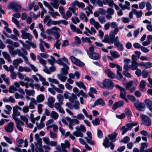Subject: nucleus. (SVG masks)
Wrapping results in <instances>:
<instances>
[{
	"label": "nucleus",
	"mask_w": 152,
	"mask_h": 152,
	"mask_svg": "<svg viewBox=\"0 0 152 152\" xmlns=\"http://www.w3.org/2000/svg\"><path fill=\"white\" fill-rule=\"evenodd\" d=\"M14 127V123L12 122H11L8 123L4 127V129L7 132L12 133L13 131Z\"/></svg>",
	"instance_id": "obj_12"
},
{
	"label": "nucleus",
	"mask_w": 152,
	"mask_h": 152,
	"mask_svg": "<svg viewBox=\"0 0 152 152\" xmlns=\"http://www.w3.org/2000/svg\"><path fill=\"white\" fill-rule=\"evenodd\" d=\"M76 84L79 87L82 88L85 90H86V87L83 82L81 81L77 82H76Z\"/></svg>",
	"instance_id": "obj_44"
},
{
	"label": "nucleus",
	"mask_w": 152,
	"mask_h": 152,
	"mask_svg": "<svg viewBox=\"0 0 152 152\" xmlns=\"http://www.w3.org/2000/svg\"><path fill=\"white\" fill-rule=\"evenodd\" d=\"M63 67L61 68L62 74L64 75H66L68 74V71L69 70V67L66 65H64Z\"/></svg>",
	"instance_id": "obj_33"
},
{
	"label": "nucleus",
	"mask_w": 152,
	"mask_h": 152,
	"mask_svg": "<svg viewBox=\"0 0 152 152\" xmlns=\"http://www.w3.org/2000/svg\"><path fill=\"white\" fill-rule=\"evenodd\" d=\"M2 55L4 58L7 60L9 63H11L12 61L11 57L10 54L7 52H3Z\"/></svg>",
	"instance_id": "obj_28"
},
{
	"label": "nucleus",
	"mask_w": 152,
	"mask_h": 152,
	"mask_svg": "<svg viewBox=\"0 0 152 152\" xmlns=\"http://www.w3.org/2000/svg\"><path fill=\"white\" fill-rule=\"evenodd\" d=\"M90 24L93 26H94V28L93 27H91L90 28L91 32H92V34L93 33L96 34V31L95 28L98 30L99 28H102V26L99 23L95 20V19L93 18H91L89 20Z\"/></svg>",
	"instance_id": "obj_2"
},
{
	"label": "nucleus",
	"mask_w": 152,
	"mask_h": 152,
	"mask_svg": "<svg viewBox=\"0 0 152 152\" xmlns=\"http://www.w3.org/2000/svg\"><path fill=\"white\" fill-rule=\"evenodd\" d=\"M13 113L12 114V117L15 121L19 120L18 117L20 115V113L18 111L13 108Z\"/></svg>",
	"instance_id": "obj_20"
},
{
	"label": "nucleus",
	"mask_w": 152,
	"mask_h": 152,
	"mask_svg": "<svg viewBox=\"0 0 152 152\" xmlns=\"http://www.w3.org/2000/svg\"><path fill=\"white\" fill-rule=\"evenodd\" d=\"M50 57L51 59H48V61L51 65L53 66L54 64L56 63V60L55 58L53 56H51Z\"/></svg>",
	"instance_id": "obj_58"
},
{
	"label": "nucleus",
	"mask_w": 152,
	"mask_h": 152,
	"mask_svg": "<svg viewBox=\"0 0 152 152\" xmlns=\"http://www.w3.org/2000/svg\"><path fill=\"white\" fill-rule=\"evenodd\" d=\"M145 5L146 9L148 11H150L152 9V7L151 4L149 1L146 2Z\"/></svg>",
	"instance_id": "obj_64"
},
{
	"label": "nucleus",
	"mask_w": 152,
	"mask_h": 152,
	"mask_svg": "<svg viewBox=\"0 0 152 152\" xmlns=\"http://www.w3.org/2000/svg\"><path fill=\"white\" fill-rule=\"evenodd\" d=\"M22 111L24 113H27L29 111V108L28 106H24L22 109Z\"/></svg>",
	"instance_id": "obj_60"
},
{
	"label": "nucleus",
	"mask_w": 152,
	"mask_h": 152,
	"mask_svg": "<svg viewBox=\"0 0 152 152\" xmlns=\"http://www.w3.org/2000/svg\"><path fill=\"white\" fill-rule=\"evenodd\" d=\"M15 122L17 129L20 132H22L23 128L22 127L25 125L24 122L19 120L15 121Z\"/></svg>",
	"instance_id": "obj_16"
},
{
	"label": "nucleus",
	"mask_w": 152,
	"mask_h": 152,
	"mask_svg": "<svg viewBox=\"0 0 152 152\" xmlns=\"http://www.w3.org/2000/svg\"><path fill=\"white\" fill-rule=\"evenodd\" d=\"M22 33L21 37L24 39H27L31 41L33 39L32 35L29 33L27 32L24 30H22L21 31Z\"/></svg>",
	"instance_id": "obj_8"
},
{
	"label": "nucleus",
	"mask_w": 152,
	"mask_h": 152,
	"mask_svg": "<svg viewBox=\"0 0 152 152\" xmlns=\"http://www.w3.org/2000/svg\"><path fill=\"white\" fill-rule=\"evenodd\" d=\"M12 21L17 26L18 28H20V23L18 20L15 18L12 17Z\"/></svg>",
	"instance_id": "obj_62"
},
{
	"label": "nucleus",
	"mask_w": 152,
	"mask_h": 152,
	"mask_svg": "<svg viewBox=\"0 0 152 152\" xmlns=\"http://www.w3.org/2000/svg\"><path fill=\"white\" fill-rule=\"evenodd\" d=\"M87 52L88 56L94 60L99 59L100 56L98 53H91L89 52L88 50H87Z\"/></svg>",
	"instance_id": "obj_15"
},
{
	"label": "nucleus",
	"mask_w": 152,
	"mask_h": 152,
	"mask_svg": "<svg viewBox=\"0 0 152 152\" xmlns=\"http://www.w3.org/2000/svg\"><path fill=\"white\" fill-rule=\"evenodd\" d=\"M79 17L80 20H83L84 19V21L86 22H87L88 21V18L86 16L85 14L81 12L80 14Z\"/></svg>",
	"instance_id": "obj_43"
},
{
	"label": "nucleus",
	"mask_w": 152,
	"mask_h": 152,
	"mask_svg": "<svg viewBox=\"0 0 152 152\" xmlns=\"http://www.w3.org/2000/svg\"><path fill=\"white\" fill-rule=\"evenodd\" d=\"M110 25L111 27L114 28L113 31H111L109 35H115L117 34L119 31V28L117 23L115 22H112L110 23Z\"/></svg>",
	"instance_id": "obj_5"
},
{
	"label": "nucleus",
	"mask_w": 152,
	"mask_h": 152,
	"mask_svg": "<svg viewBox=\"0 0 152 152\" xmlns=\"http://www.w3.org/2000/svg\"><path fill=\"white\" fill-rule=\"evenodd\" d=\"M110 141L108 138L107 137H105V139L104 140L103 144V145L106 148H108L110 147Z\"/></svg>",
	"instance_id": "obj_42"
},
{
	"label": "nucleus",
	"mask_w": 152,
	"mask_h": 152,
	"mask_svg": "<svg viewBox=\"0 0 152 152\" xmlns=\"http://www.w3.org/2000/svg\"><path fill=\"white\" fill-rule=\"evenodd\" d=\"M115 86L120 91V96L121 98L126 96V91L124 88L118 85H115Z\"/></svg>",
	"instance_id": "obj_13"
},
{
	"label": "nucleus",
	"mask_w": 152,
	"mask_h": 152,
	"mask_svg": "<svg viewBox=\"0 0 152 152\" xmlns=\"http://www.w3.org/2000/svg\"><path fill=\"white\" fill-rule=\"evenodd\" d=\"M70 27L72 31L76 32L78 34H81L82 33V32L80 31L79 28H77L76 26L73 24H70Z\"/></svg>",
	"instance_id": "obj_30"
},
{
	"label": "nucleus",
	"mask_w": 152,
	"mask_h": 152,
	"mask_svg": "<svg viewBox=\"0 0 152 152\" xmlns=\"http://www.w3.org/2000/svg\"><path fill=\"white\" fill-rule=\"evenodd\" d=\"M3 138L9 144H11L12 143V141L10 137H8L6 136H4Z\"/></svg>",
	"instance_id": "obj_63"
},
{
	"label": "nucleus",
	"mask_w": 152,
	"mask_h": 152,
	"mask_svg": "<svg viewBox=\"0 0 152 152\" xmlns=\"http://www.w3.org/2000/svg\"><path fill=\"white\" fill-rule=\"evenodd\" d=\"M144 102L147 107L152 112V101L149 99H146L145 100Z\"/></svg>",
	"instance_id": "obj_26"
},
{
	"label": "nucleus",
	"mask_w": 152,
	"mask_h": 152,
	"mask_svg": "<svg viewBox=\"0 0 152 152\" xmlns=\"http://www.w3.org/2000/svg\"><path fill=\"white\" fill-rule=\"evenodd\" d=\"M20 118L23 122H25L26 124L28 123V118L25 115H20Z\"/></svg>",
	"instance_id": "obj_55"
},
{
	"label": "nucleus",
	"mask_w": 152,
	"mask_h": 152,
	"mask_svg": "<svg viewBox=\"0 0 152 152\" xmlns=\"http://www.w3.org/2000/svg\"><path fill=\"white\" fill-rule=\"evenodd\" d=\"M37 58L40 64L44 66L46 65V63L45 60L42 59L41 57L39 56H37Z\"/></svg>",
	"instance_id": "obj_51"
},
{
	"label": "nucleus",
	"mask_w": 152,
	"mask_h": 152,
	"mask_svg": "<svg viewBox=\"0 0 152 152\" xmlns=\"http://www.w3.org/2000/svg\"><path fill=\"white\" fill-rule=\"evenodd\" d=\"M70 59L72 61L74 64L80 66L82 67L84 66L85 65L84 63L80 61L79 59L76 58L74 56H71Z\"/></svg>",
	"instance_id": "obj_10"
},
{
	"label": "nucleus",
	"mask_w": 152,
	"mask_h": 152,
	"mask_svg": "<svg viewBox=\"0 0 152 152\" xmlns=\"http://www.w3.org/2000/svg\"><path fill=\"white\" fill-rule=\"evenodd\" d=\"M1 77L7 84L8 85H10V82L9 80V78L7 77L5 75L2 74L1 75Z\"/></svg>",
	"instance_id": "obj_45"
},
{
	"label": "nucleus",
	"mask_w": 152,
	"mask_h": 152,
	"mask_svg": "<svg viewBox=\"0 0 152 152\" xmlns=\"http://www.w3.org/2000/svg\"><path fill=\"white\" fill-rule=\"evenodd\" d=\"M72 6L75 7L77 6L79 8H83L85 7L84 4L83 2H80L77 0H75L71 4Z\"/></svg>",
	"instance_id": "obj_19"
},
{
	"label": "nucleus",
	"mask_w": 152,
	"mask_h": 152,
	"mask_svg": "<svg viewBox=\"0 0 152 152\" xmlns=\"http://www.w3.org/2000/svg\"><path fill=\"white\" fill-rule=\"evenodd\" d=\"M25 91L26 95H29V96L34 95L35 94V91L34 90H28L27 89H25Z\"/></svg>",
	"instance_id": "obj_41"
},
{
	"label": "nucleus",
	"mask_w": 152,
	"mask_h": 152,
	"mask_svg": "<svg viewBox=\"0 0 152 152\" xmlns=\"http://www.w3.org/2000/svg\"><path fill=\"white\" fill-rule=\"evenodd\" d=\"M63 104V102H56L54 104V107L57 110H58L60 113L64 114L65 113V112L64 109L61 107Z\"/></svg>",
	"instance_id": "obj_11"
},
{
	"label": "nucleus",
	"mask_w": 152,
	"mask_h": 152,
	"mask_svg": "<svg viewBox=\"0 0 152 152\" xmlns=\"http://www.w3.org/2000/svg\"><path fill=\"white\" fill-rule=\"evenodd\" d=\"M142 123L147 126H149L151 125V120L150 118L147 116L141 115H140Z\"/></svg>",
	"instance_id": "obj_6"
},
{
	"label": "nucleus",
	"mask_w": 152,
	"mask_h": 152,
	"mask_svg": "<svg viewBox=\"0 0 152 152\" xmlns=\"http://www.w3.org/2000/svg\"><path fill=\"white\" fill-rule=\"evenodd\" d=\"M36 124L37 128L38 129H41L45 126V124L43 122H42L40 121L39 123L38 122H36Z\"/></svg>",
	"instance_id": "obj_59"
},
{
	"label": "nucleus",
	"mask_w": 152,
	"mask_h": 152,
	"mask_svg": "<svg viewBox=\"0 0 152 152\" xmlns=\"http://www.w3.org/2000/svg\"><path fill=\"white\" fill-rule=\"evenodd\" d=\"M50 117L54 120H56L59 117L58 113L54 111H52L51 113Z\"/></svg>",
	"instance_id": "obj_38"
},
{
	"label": "nucleus",
	"mask_w": 152,
	"mask_h": 152,
	"mask_svg": "<svg viewBox=\"0 0 152 152\" xmlns=\"http://www.w3.org/2000/svg\"><path fill=\"white\" fill-rule=\"evenodd\" d=\"M86 134L88 137H86L84 139L86 140V142L89 144L93 145H94V142L92 140V136L91 133L89 131H88L86 133Z\"/></svg>",
	"instance_id": "obj_14"
},
{
	"label": "nucleus",
	"mask_w": 152,
	"mask_h": 152,
	"mask_svg": "<svg viewBox=\"0 0 152 152\" xmlns=\"http://www.w3.org/2000/svg\"><path fill=\"white\" fill-rule=\"evenodd\" d=\"M115 12L114 10L111 8H108L106 10L107 14L113 15Z\"/></svg>",
	"instance_id": "obj_61"
},
{
	"label": "nucleus",
	"mask_w": 152,
	"mask_h": 152,
	"mask_svg": "<svg viewBox=\"0 0 152 152\" xmlns=\"http://www.w3.org/2000/svg\"><path fill=\"white\" fill-rule=\"evenodd\" d=\"M145 108V106L143 103H139V106L138 107L137 110L140 111H143Z\"/></svg>",
	"instance_id": "obj_48"
},
{
	"label": "nucleus",
	"mask_w": 152,
	"mask_h": 152,
	"mask_svg": "<svg viewBox=\"0 0 152 152\" xmlns=\"http://www.w3.org/2000/svg\"><path fill=\"white\" fill-rule=\"evenodd\" d=\"M110 37L107 34L105 35L104 39L102 40V42L108 43L110 44H113L114 43L115 40V35H110Z\"/></svg>",
	"instance_id": "obj_4"
},
{
	"label": "nucleus",
	"mask_w": 152,
	"mask_h": 152,
	"mask_svg": "<svg viewBox=\"0 0 152 152\" xmlns=\"http://www.w3.org/2000/svg\"><path fill=\"white\" fill-rule=\"evenodd\" d=\"M18 91L17 89L15 87L12 86H10L9 89V91L10 93H13L15 91Z\"/></svg>",
	"instance_id": "obj_57"
},
{
	"label": "nucleus",
	"mask_w": 152,
	"mask_h": 152,
	"mask_svg": "<svg viewBox=\"0 0 152 152\" xmlns=\"http://www.w3.org/2000/svg\"><path fill=\"white\" fill-rule=\"evenodd\" d=\"M37 103H41L43 102L45 99V96L43 94H41L37 95L36 97Z\"/></svg>",
	"instance_id": "obj_31"
},
{
	"label": "nucleus",
	"mask_w": 152,
	"mask_h": 152,
	"mask_svg": "<svg viewBox=\"0 0 152 152\" xmlns=\"http://www.w3.org/2000/svg\"><path fill=\"white\" fill-rule=\"evenodd\" d=\"M124 104V102L122 100L116 102L113 104L112 109L114 110H116L117 108L122 107Z\"/></svg>",
	"instance_id": "obj_18"
},
{
	"label": "nucleus",
	"mask_w": 152,
	"mask_h": 152,
	"mask_svg": "<svg viewBox=\"0 0 152 152\" xmlns=\"http://www.w3.org/2000/svg\"><path fill=\"white\" fill-rule=\"evenodd\" d=\"M57 77L59 80L63 82H65L67 78V77L64 76L62 74L58 75Z\"/></svg>",
	"instance_id": "obj_46"
},
{
	"label": "nucleus",
	"mask_w": 152,
	"mask_h": 152,
	"mask_svg": "<svg viewBox=\"0 0 152 152\" xmlns=\"http://www.w3.org/2000/svg\"><path fill=\"white\" fill-rule=\"evenodd\" d=\"M66 119L69 123L68 125L69 128L71 129H73V126L74 125V124L72 122V119L69 117H66Z\"/></svg>",
	"instance_id": "obj_37"
},
{
	"label": "nucleus",
	"mask_w": 152,
	"mask_h": 152,
	"mask_svg": "<svg viewBox=\"0 0 152 152\" xmlns=\"http://www.w3.org/2000/svg\"><path fill=\"white\" fill-rule=\"evenodd\" d=\"M98 20L99 22L102 24L104 23L106 21L105 17L103 16H100L98 17Z\"/></svg>",
	"instance_id": "obj_56"
},
{
	"label": "nucleus",
	"mask_w": 152,
	"mask_h": 152,
	"mask_svg": "<svg viewBox=\"0 0 152 152\" xmlns=\"http://www.w3.org/2000/svg\"><path fill=\"white\" fill-rule=\"evenodd\" d=\"M105 72L107 74L108 77L112 79L115 77V75L114 74L110 69H108L106 70Z\"/></svg>",
	"instance_id": "obj_39"
},
{
	"label": "nucleus",
	"mask_w": 152,
	"mask_h": 152,
	"mask_svg": "<svg viewBox=\"0 0 152 152\" xmlns=\"http://www.w3.org/2000/svg\"><path fill=\"white\" fill-rule=\"evenodd\" d=\"M15 12H19L21 10V6L20 4L18 2L13 1L12 4L9 5Z\"/></svg>",
	"instance_id": "obj_7"
},
{
	"label": "nucleus",
	"mask_w": 152,
	"mask_h": 152,
	"mask_svg": "<svg viewBox=\"0 0 152 152\" xmlns=\"http://www.w3.org/2000/svg\"><path fill=\"white\" fill-rule=\"evenodd\" d=\"M73 117L79 120H83L85 118L84 116L81 113H79L76 116H74Z\"/></svg>",
	"instance_id": "obj_54"
},
{
	"label": "nucleus",
	"mask_w": 152,
	"mask_h": 152,
	"mask_svg": "<svg viewBox=\"0 0 152 152\" xmlns=\"http://www.w3.org/2000/svg\"><path fill=\"white\" fill-rule=\"evenodd\" d=\"M137 64H137L134 63H132V64L129 65V67L132 70H136L137 69V66H138Z\"/></svg>",
	"instance_id": "obj_53"
},
{
	"label": "nucleus",
	"mask_w": 152,
	"mask_h": 152,
	"mask_svg": "<svg viewBox=\"0 0 152 152\" xmlns=\"http://www.w3.org/2000/svg\"><path fill=\"white\" fill-rule=\"evenodd\" d=\"M125 4L123 5H122V4L121 3H119L118 5L122 10H124L126 9L129 10L130 9V4L129 2L128 1H125Z\"/></svg>",
	"instance_id": "obj_21"
},
{
	"label": "nucleus",
	"mask_w": 152,
	"mask_h": 152,
	"mask_svg": "<svg viewBox=\"0 0 152 152\" xmlns=\"http://www.w3.org/2000/svg\"><path fill=\"white\" fill-rule=\"evenodd\" d=\"M103 4L105 5L108 4L111 7H113L114 1L113 0H102Z\"/></svg>",
	"instance_id": "obj_40"
},
{
	"label": "nucleus",
	"mask_w": 152,
	"mask_h": 152,
	"mask_svg": "<svg viewBox=\"0 0 152 152\" xmlns=\"http://www.w3.org/2000/svg\"><path fill=\"white\" fill-rule=\"evenodd\" d=\"M110 54L114 58H118L120 55L116 51H110Z\"/></svg>",
	"instance_id": "obj_47"
},
{
	"label": "nucleus",
	"mask_w": 152,
	"mask_h": 152,
	"mask_svg": "<svg viewBox=\"0 0 152 152\" xmlns=\"http://www.w3.org/2000/svg\"><path fill=\"white\" fill-rule=\"evenodd\" d=\"M70 146V144L68 140H66L65 143H61V149L58 145L56 146V149L59 152H68L66 149V148H69Z\"/></svg>",
	"instance_id": "obj_3"
},
{
	"label": "nucleus",
	"mask_w": 152,
	"mask_h": 152,
	"mask_svg": "<svg viewBox=\"0 0 152 152\" xmlns=\"http://www.w3.org/2000/svg\"><path fill=\"white\" fill-rule=\"evenodd\" d=\"M52 1L50 3V4L55 8L57 9L59 6L58 0H51Z\"/></svg>",
	"instance_id": "obj_29"
},
{
	"label": "nucleus",
	"mask_w": 152,
	"mask_h": 152,
	"mask_svg": "<svg viewBox=\"0 0 152 152\" xmlns=\"http://www.w3.org/2000/svg\"><path fill=\"white\" fill-rule=\"evenodd\" d=\"M55 101V99L53 97H50L48 99L47 104L48 106L50 108L53 107V104Z\"/></svg>",
	"instance_id": "obj_22"
},
{
	"label": "nucleus",
	"mask_w": 152,
	"mask_h": 152,
	"mask_svg": "<svg viewBox=\"0 0 152 152\" xmlns=\"http://www.w3.org/2000/svg\"><path fill=\"white\" fill-rule=\"evenodd\" d=\"M46 31V33L49 34H54L58 32H60V30L59 28L55 27L50 29H47Z\"/></svg>",
	"instance_id": "obj_17"
},
{
	"label": "nucleus",
	"mask_w": 152,
	"mask_h": 152,
	"mask_svg": "<svg viewBox=\"0 0 152 152\" xmlns=\"http://www.w3.org/2000/svg\"><path fill=\"white\" fill-rule=\"evenodd\" d=\"M43 106V105L42 104H38L37 107V111L39 114H41L42 112L43 109L42 107Z\"/></svg>",
	"instance_id": "obj_52"
},
{
	"label": "nucleus",
	"mask_w": 152,
	"mask_h": 152,
	"mask_svg": "<svg viewBox=\"0 0 152 152\" xmlns=\"http://www.w3.org/2000/svg\"><path fill=\"white\" fill-rule=\"evenodd\" d=\"M31 69L29 67L26 66L23 67L22 66H19L18 69V72H22L25 71L26 72H29L31 71Z\"/></svg>",
	"instance_id": "obj_23"
},
{
	"label": "nucleus",
	"mask_w": 152,
	"mask_h": 152,
	"mask_svg": "<svg viewBox=\"0 0 152 152\" xmlns=\"http://www.w3.org/2000/svg\"><path fill=\"white\" fill-rule=\"evenodd\" d=\"M105 104L102 98H100L97 99L94 103V105L96 106L100 105L102 106H104Z\"/></svg>",
	"instance_id": "obj_35"
},
{
	"label": "nucleus",
	"mask_w": 152,
	"mask_h": 152,
	"mask_svg": "<svg viewBox=\"0 0 152 152\" xmlns=\"http://www.w3.org/2000/svg\"><path fill=\"white\" fill-rule=\"evenodd\" d=\"M23 62V60L21 58H18L12 61L13 66L15 68H17L19 64Z\"/></svg>",
	"instance_id": "obj_24"
},
{
	"label": "nucleus",
	"mask_w": 152,
	"mask_h": 152,
	"mask_svg": "<svg viewBox=\"0 0 152 152\" xmlns=\"http://www.w3.org/2000/svg\"><path fill=\"white\" fill-rule=\"evenodd\" d=\"M96 83L100 87L103 88L112 89L114 86L113 82L107 79H104L102 82L98 81Z\"/></svg>",
	"instance_id": "obj_1"
},
{
	"label": "nucleus",
	"mask_w": 152,
	"mask_h": 152,
	"mask_svg": "<svg viewBox=\"0 0 152 152\" xmlns=\"http://www.w3.org/2000/svg\"><path fill=\"white\" fill-rule=\"evenodd\" d=\"M114 43L115 46L117 48L118 50L121 51L123 50L124 47L122 44L119 42V37L118 36H116L115 38Z\"/></svg>",
	"instance_id": "obj_9"
},
{
	"label": "nucleus",
	"mask_w": 152,
	"mask_h": 152,
	"mask_svg": "<svg viewBox=\"0 0 152 152\" xmlns=\"http://www.w3.org/2000/svg\"><path fill=\"white\" fill-rule=\"evenodd\" d=\"M52 10H50L49 12V14L53 18H56L57 16H60V15L57 12H54L53 9H52Z\"/></svg>",
	"instance_id": "obj_32"
},
{
	"label": "nucleus",
	"mask_w": 152,
	"mask_h": 152,
	"mask_svg": "<svg viewBox=\"0 0 152 152\" xmlns=\"http://www.w3.org/2000/svg\"><path fill=\"white\" fill-rule=\"evenodd\" d=\"M132 10L134 12V14L135 15L137 18H139L141 17L143 14L141 10L138 11L136 9H132Z\"/></svg>",
	"instance_id": "obj_34"
},
{
	"label": "nucleus",
	"mask_w": 152,
	"mask_h": 152,
	"mask_svg": "<svg viewBox=\"0 0 152 152\" xmlns=\"http://www.w3.org/2000/svg\"><path fill=\"white\" fill-rule=\"evenodd\" d=\"M76 129L77 130L74 132L73 133V134L77 137H83V134L80 131L78 130L79 129V127L78 126L76 127Z\"/></svg>",
	"instance_id": "obj_25"
},
{
	"label": "nucleus",
	"mask_w": 152,
	"mask_h": 152,
	"mask_svg": "<svg viewBox=\"0 0 152 152\" xmlns=\"http://www.w3.org/2000/svg\"><path fill=\"white\" fill-rule=\"evenodd\" d=\"M137 122H133L132 123H127L126 124V126L129 129H131V130L132 127L133 126H137Z\"/></svg>",
	"instance_id": "obj_49"
},
{
	"label": "nucleus",
	"mask_w": 152,
	"mask_h": 152,
	"mask_svg": "<svg viewBox=\"0 0 152 152\" xmlns=\"http://www.w3.org/2000/svg\"><path fill=\"white\" fill-rule=\"evenodd\" d=\"M80 104L77 101L75 102L73 104V108L74 107L75 110H78L80 109Z\"/></svg>",
	"instance_id": "obj_50"
},
{
	"label": "nucleus",
	"mask_w": 152,
	"mask_h": 152,
	"mask_svg": "<svg viewBox=\"0 0 152 152\" xmlns=\"http://www.w3.org/2000/svg\"><path fill=\"white\" fill-rule=\"evenodd\" d=\"M3 67L5 70L7 72H10L11 73L14 72V68L15 67L12 65H10L8 67L7 65H4Z\"/></svg>",
	"instance_id": "obj_27"
},
{
	"label": "nucleus",
	"mask_w": 152,
	"mask_h": 152,
	"mask_svg": "<svg viewBox=\"0 0 152 152\" xmlns=\"http://www.w3.org/2000/svg\"><path fill=\"white\" fill-rule=\"evenodd\" d=\"M117 135V133L115 132L112 133L111 134H109L108 137L109 139L112 141H115V139Z\"/></svg>",
	"instance_id": "obj_36"
}]
</instances>
